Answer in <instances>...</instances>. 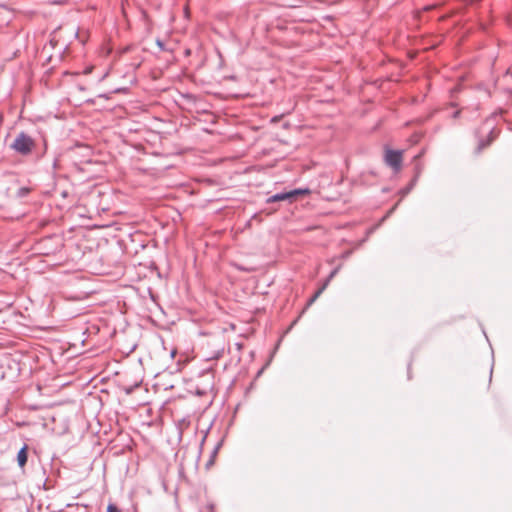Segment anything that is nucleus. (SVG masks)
I'll list each match as a JSON object with an SVG mask.
<instances>
[{
  "mask_svg": "<svg viewBox=\"0 0 512 512\" xmlns=\"http://www.w3.org/2000/svg\"><path fill=\"white\" fill-rule=\"evenodd\" d=\"M28 192H29V189H27V188H22V189L20 190V195H25V194H27Z\"/></svg>",
  "mask_w": 512,
  "mask_h": 512,
  "instance_id": "12",
  "label": "nucleus"
},
{
  "mask_svg": "<svg viewBox=\"0 0 512 512\" xmlns=\"http://www.w3.org/2000/svg\"><path fill=\"white\" fill-rule=\"evenodd\" d=\"M219 447H220V443H219V444H218V445L213 449V451H212V455H211V458H214V457H215V455H216V454H217V452H218Z\"/></svg>",
  "mask_w": 512,
  "mask_h": 512,
  "instance_id": "11",
  "label": "nucleus"
},
{
  "mask_svg": "<svg viewBox=\"0 0 512 512\" xmlns=\"http://www.w3.org/2000/svg\"><path fill=\"white\" fill-rule=\"evenodd\" d=\"M214 462V458H210V460L207 462V466L212 465Z\"/></svg>",
  "mask_w": 512,
  "mask_h": 512,
  "instance_id": "13",
  "label": "nucleus"
},
{
  "mask_svg": "<svg viewBox=\"0 0 512 512\" xmlns=\"http://www.w3.org/2000/svg\"><path fill=\"white\" fill-rule=\"evenodd\" d=\"M385 162L388 166L392 167L395 171H399L402 164V152L395 150H386Z\"/></svg>",
  "mask_w": 512,
  "mask_h": 512,
  "instance_id": "2",
  "label": "nucleus"
},
{
  "mask_svg": "<svg viewBox=\"0 0 512 512\" xmlns=\"http://www.w3.org/2000/svg\"><path fill=\"white\" fill-rule=\"evenodd\" d=\"M340 267H336L335 269H333L331 271V273L329 274V276L327 277V279L325 281H328V284L330 283V281L336 276V274L338 273Z\"/></svg>",
  "mask_w": 512,
  "mask_h": 512,
  "instance_id": "9",
  "label": "nucleus"
},
{
  "mask_svg": "<svg viewBox=\"0 0 512 512\" xmlns=\"http://www.w3.org/2000/svg\"><path fill=\"white\" fill-rule=\"evenodd\" d=\"M395 210V207H392V209L389 211L388 215L392 213Z\"/></svg>",
  "mask_w": 512,
  "mask_h": 512,
  "instance_id": "15",
  "label": "nucleus"
},
{
  "mask_svg": "<svg viewBox=\"0 0 512 512\" xmlns=\"http://www.w3.org/2000/svg\"><path fill=\"white\" fill-rule=\"evenodd\" d=\"M17 461L20 467H23L27 462V446H23L17 454Z\"/></svg>",
  "mask_w": 512,
  "mask_h": 512,
  "instance_id": "5",
  "label": "nucleus"
},
{
  "mask_svg": "<svg viewBox=\"0 0 512 512\" xmlns=\"http://www.w3.org/2000/svg\"><path fill=\"white\" fill-rule=\"evenodd\" d=\"M458 115H459V111L454 113V117H458Z\"/></svg>",
  "mask_w": 512,
  "mask_h": 512,
  "instance_id": "14",
  "label": "nucleus"
},
{
  "mask_svg": "<svg viewBox=\"0 0 512 512\" xmlns=\"http://www.w3.org/2000/svg\"><path fill=\"white\" fill-rule=\"evenodd\" d=\"M279 201H288L292 203L291 194L288 192L276 193L267 199V203H274Z\"/></svg>",
  "mask_w": 512,
  "mask_h": 512,
  "instance_id": "4",
  "label": "nucleus"
},
{
  "mask_svg": "<svg viewBox=\"0 0 512 512\" xmlns=\"http://www.w3.org/2000/svg\"><path fill=\"white\" fill-rule=\"evenodd\" d=\"M35 146V140L22 131L16 135L15 139L10 145V148L21 156H28L31 154Z\"/></svg>",
  "mask_w": 512,
  "mask_h": 512,
  "instance_id": "1",
  "label": "nucleus"
},
{
  "mask_svg": "<svg viewBox=\"0 0 512 512\" xmlns=\"http://www.w3.org/2000/svg\"><path fill=\"white\" fill-rule=\"evenodd\" d=\"M416 180H417V178L415 177V178L410 182V184H409L407 187L403 188V189L400 191V194H401V196H402V197H404V196H406V195H408V194L410 193V191L413 189V187H414V185H415V183H416Z\"/></svg>",
  "mask_w": 512,
  "mask_h": 512,
  "instance_id": "8",
  "label": "nucleus"
},
{
  "mask_svg": "<svg viewBox=\"0 0 512 512\" xmlns=\"http://www.w3.org/2000/svg\"><path fill=\"white\" fill-rule=\"evenodd\" d=\"M107 512H122L116 505L110 503L107 507Z\"/></svg>",
  "mask_w": 512,
  "mask_h": 512,
  "instance_id": "10",
  "label": "nucleus"
},
{
  "mask_svg": "<svg viewBox=\"0 0 512 512\" xmlns=\"http://www.w3.org/2000/svg\"><path fill=\"white\" fill-rule=\"evenodd\" d=\"M327 286H328V281H324L322 286L308 300L307 307H309L310 305H312L316 301V299L324 292V290L327 288Z\"/></svg>",
  "mask_w": 512,
  "mask_h": 512,
  "instance_id": "6",
  "label": "nucleus"
},
{
  "mask_svg": "<svg viewBox=\"0 0 512 512\" xmlns=\"http://www.w3.org/2000/svg\"><path fill=\"white\" fill-rule=\"evenodd\" d=\"M496 136H497V134H496V132H495V129H494V128H492V129L490 130V132H489V137H488V139H487V140L480 139V140L478 141V145H477V148H476V151H475V152H476V154L481 153V152H482V150H483L484 148H486L487 146H489V145H490V143H491V142L496 138Z\"/></svg>",
  "mask_w": 512,
  "mask_h": 512,
  "instance_id": "3",
  "label": "nucleus"
},
{
  "mask_svg": "<svg viewBox=\"0 0 512 512\" xmlns=\"http://www.w3.org/2000/svg\"><path fill=\"white\" fill-rule=\"evenodd\" d=\"M289 193L291 194V199H292V202H293L296 199L297 196L309 194L310 190L308 188H304V189L303 188H299V189L291 190V191H289Z\"/></svg>",
  "mask_w": 512,
  "mask_h": 512,
  "instance_id": "7",
  "label": "nucleus"
}]
</instances>
